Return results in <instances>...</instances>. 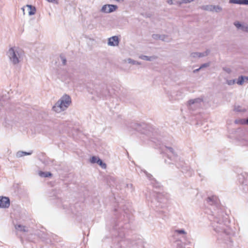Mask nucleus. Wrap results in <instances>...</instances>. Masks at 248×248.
Listing matches in <instances>:
<instances>
[{
	"instance_id": "obj_17",
	"label": "nucleus",
	"mask_w": 248,
	"mask_h": 248,
	"mask_svg": "<svg viewBox=\"0 0 248 248\" xmlns=\"http://www.w3.org/2000/svg\"><path fill=\"white\" fill-rule=\"evenodd\" d=\"M230 3L248 5V0H230Z\"/></svg>"
},
{
	"instance_id": "obj_46",
	"label": "nucleus",
	"mask_w": 248,
	"mask_h": 248,
	"mask_svg": "<svg viewBox=\"0 0 248 248\" xmlns=\"http://www.w3.org/2000/svg\"><path fill=\"white\" fill-rule=\"evenodd\" d=\"M248 80V77L244 76V81Z\"/></svg>"
},
{
	"instance_id": "obj_33",
	"label": "nucleus",
	"mask_w": 248,
	"mask_h": 248,
	"mask_svg": "<svg viewBox=\"0 0 248 248\" xmlns=\"http://www.w3.org/2000/svg\"><path fill=\"white\" fill-rule=\"evenodd\" d=\"M209 65H210V63H209V62L203 63L201 65L200 68L202 69L203 68L207 67L209 66Z\"/></svg>"
},
{
	"instance_id": "obj_31",
	"label": "nucleus",
	"mask_w": 248,
	"mask_h": 248,
	"mask_svg": "<svg viewBox=\"0 0 248 248\" xmlns=\"http://www.w3.org/2000/svg\"><path fill=\"white\" fill-rule=\"evenodd\" d=\"M223 70L225 71L226 73H227L228 74H230L232 72V70L231 69V68H229V67H224L223 68Z\"/></svg>"
},
{
	"instance_id": "obj_10",
	"label": "nucleus",
	"mask_w": 248,
	"mask_h": 248,
	"mask_svg": "<svg viewBox=\"0 0 248 248\" xmlns=\"http://www.w3.org/2000/svg\"><path fill=\"white\" fill-rule=\"evenodd\" d=\"M119 44V40L117 36H113L108 38V44L110 46H118Z\"/></svg>"
},
{
	"instance_id": "obj_42",
	"label": "nucleus",
	"mask_w": 248,
	"mask_h": 248,
	"mask_svg": "<svg viewBox=\"0 0 248 248\" xmlns=\"http://www.w3.org/2000/svg\"><path fill=\"white\" fill-rule=\"evenodd\" d=\"M178 2L180 4H181V3H186V0H178Z\"/></svg>"
},
{
	"instance_id": "obj_14",
	"label": "nucleus",
	"mask_w": 248,
	"mask_h": 248,
	"mask_svg": "<svg viewBox=\"0 0 248 248\" xmlns=\"http://www.w3.org/2000/svg\"><path fill=\"white\" fill-rule=\"evenodd\" d=\"M97 94L98 96H102V97H107L109 95V91L108 88V87L105 86L101 90L99 91V92H97Z\"/></svg>"
},
{
	"instance_id": "obj_32",
	"label": "nucleus",
	"mask_w": 248,
	"mask_h": 248,
	"mask_svg": "<svg viewBox=\"0 0 248 248\" xmlns=\"http://www.w3.org/2000/svg\"><path fill=\"white\" fill-rule=\"evenodd\" d=\"M61 59L62 61V64L63 65H65L66 63V58L62 55L60 56Z\"/></svg>"
},
{
	"instance_id": "obj_38",
	"label": "nucleus",
	"mask_w": 248,
	"mask_h": 248,
	"mask_svg": "<svg viewBox=\"0 0 248 248\" xmlns=\"http://www.w3.org/2000/svg\"><path fill=\"white\" fill-rule=\"evenodd\" d=\"M126 187L128 188L131 189L132 190H133V185L132 184H126Z\"/></svg>"
},
{
	"instance_id": "obj_48",
	"label": "nucleus",
	"mask_w": 248,
	"mask_h": 248,
	"mask_svg": "<svg viewBox=\"0 0 248 248\" xmlns=\"http://www.w3.org/2000/svg\"><path fill=\"white\" fill-rule=\"evenodd\" d=\"M49 2H55L56 0H47Z\"/></svg>"
},
{
	"instance_id": "obj_25",
	"label": "nucleus",
	"mask_w": 248,
	"mask_h": 248,
	"mask_svg": "<svg viewBox=\"0 0 248 248\" xmlns=\"http://www.w3.org/2000/svg\"><path fill=\"white\" fill-rule=\"evenodd\" d=\"M210 53V50L207 49L203 52H199V58L207 56Z\"/></svg>"
},
{
	"instance_id": "obj_21",
	"label": "nucleus",
	"mask_w": 248,
	"mask_h": 248,
	"mask_svg": "<svg viewBox=\"0 0 248 248\" xmlns=\"http://www.w3.org/2000/svg\"><path fill=\"white\" fill-rule=\"evenodd\" d=\"M32 154V152H26L23 151H19L16 154V156L18 157H20L26 155H30Z\"/></svg>"
},
{
	"instance_id": "obj_3",
	"label": "nucleus",
	"mask_w": 248,
	"mask_h": 248,
	"mask_svg": "<svg viewBox=\"0 0 248 248\" xmlns=\"http://www.w3.org/2000/svg\"><path fill=\"white\" fill-rule=\"evenodd\" d=\"M23 54L24 52L21 48L15 46L9 48L7 52L10 61L13 65H16L19 63Z\"/></svg>"
},
{
	"instance_id": "obj_49",
	"label": "nucleus",
	"mask_w": 248,
	"mask_h": 248,
	"mask_svg": "<svg viewBox=\"0 0 248 248\" xmlns=\"http://www.w3.org/2000/svg\"><path fill=\"white\" fill-rule=\"evenodd\" d=\"M246 124L248 125V118L246 119Z\"/></svg>"
},
{
	"instance_id": "obj_39",
	"label": "nucleus",
	"mask_w": 248,
	"mask_h": 248,
	"mask_svg": "<svg viewBox=\"0 0 248 248\" xmlns=\"http://www.w3.org/2000/svg\"><path fill=\"white\" fill-rule=\"evenodd\" d=\"M234 109L236 111H242V110L241 109H240V107L239 106L235 107Z\"/></svg>"
},
{
	"instance_id": "obj_16",
	"label": "nucleus",
	"mask_w": 248,
	"mask_h": 248,
	"mask_svg": "<svg viewBox=\"0 0 248 248\" xmlns=\"http://www.w3.org/2000/svg\"><path fill=\"white\" fill-rule=\"evenodd\" d=\"M139 58L145 61H152L156 59L157 58V57L156 56H152L149 57L146 55H141L139 56Z\"/></svg>"
},
{
	"instance_id": "obj_50",
	"label": "nucleus",
	"mask_w": 248,
	"mask_h": 248,
	"mask_svg": "<svg viewBox=\"0 0 248 248\" xmlns=\"http://www.w3.org/2000/svg\"><path fill=\"white\" fill-rule=\"evenodd\" d=\"M235 123H238V122L237 120H236V121H235Z\"/></svg>"
},
{
	"instance_id": "obj_22",
	"label": "nucleus",
	"mask_w": 248,
	"mask_h": 248,
	"mask_svg": "<svg viewBox=\"0 0 248 248\" xmlns=\"http://www.w3.org/2000/svg\"><path fill=\"white\" fill-rule=\"evenodd\" d=\"M15 228L18 231H23L24 232H27L28 230L26 229V228L24 226H22L21 225H16L15 226Z\"/></svg>"
},
{
	"instance_id": "obj_20",
	"label": "nucleus",
	"mask_w": 248,
	"mask_h": 248,
	"mask_svg": "<svg viewBox=\"0 0 248 248\" xmlns=\"http://www.w3.org/2000/svg\"><path fill=\"white\" fill-rule=\"evenodd\" d=\"M175 233L179 234H183V238L184 239H186V235L187 234L186 232L184 230V229H181V230H176L174 231Z\"/></svg>"
},
{
	"instance_id": "obj_24",
	"label": "nucleus",
	"mask_w": 248,
	"mask_h": 248,
	"mask_svg": "<svg viewBox=\"0 0 248 248\" xmlns=\"http://www.w3.org/2000/svg\"><path fill=\"white\" fill-rule=\"evenodd\" d=\"M244 82V76H239L238 77L237 81L236 80V83L239 85H243Z\"/></svg>"
},
{
	"instance_id": "obj_5",
	"label": "nucleus",
	"mask_w": 248,
	"mask_h": 248,
	"mask_svg": "<svg viewBox=\"0 0 248 248\" xmlns=\"http://www.w3.org/2000/svg\"><path fill=\"white\" fill-rule=\"evenodd\" d=\"M152 198L150 201L152 203L155 202V205L156 206L162 207V205H160L161 203L165 201L163 195L160 193H153L152 194Z\"/></svg>"
},
{
	"instance_id": "obj_44",
	"label": "nucleus",
	"mask_w": 248,
	"mask_h": 248,
	"mask_svg": "<svg viewBox=\"0 0 248 248\" xmlns=\"http://www.w3.org/2000/svg\"><path fill=\"white\" fill-rule=\"evenodd\" d=\"M200 69H201V68H200V67L199 68L193 70V73H196L199 72Z\"/></svg>"
},
{
	"instance_id": "obj_40",
	"label": "nucleus",
	"mask_w": 248,
	"mask_h": 248,
	"mask_svg": "<svg viewBox=\"0 0 248 248\" xmlns=\"http://www.w3.org/2000/svg\"><path fill=\"white\" fill-rule=\"evenodd\" d=\"M243 31L248 32V25L243 27Z\"/></svg>"
},
{
	"instance_id": "obj_29",
	"label": "nucleus",
	"mask_w": 248,
	"mask_h": 248,
	"mask_svg": "<svg viewBox=\"0 0 248 248\" xmlns=\"http://www.w3.org/2000/svg\"><path fill=\"white\" fill-rule=\"evenodd\" d=\"M98 158L96 157L95 156H93L91 157L90 159V161L92 163H97V159Z\"/></svg>"
},
{
	"instance_id": "obj_9",
	"label": "nucleus",
	"mask_w": 248,
	"mask_h": 248,
	"mask_svg": "<svg viewBox=\"0 0 248 248\" xmlns=\"http://www.w3.org/2000/svg\"><path fill=\"white\" fill-rule=\"evenodd\" d=\"M202 101V100L201 98H198L194 99H191L189 100L188 104L189 105V108L190 109L192 108V106L194 105V107H199L200 105V103Z\"/></svg>"
},
{
	"instance_id": "obj_11",
	"label": "nucleus",
	"mask_w": 248,
	"mask_h": 248,
	"mask_svg": "<svg viewBox=\"0 0 248 248\" xmlns=\"http://www.w3.org/2000/svg\"><path fill=\"white\" fill-rule=\"evenodd\" d=\"M25 9H26L27 11H28L29 16H32L35 14L36 8L34 6H33L31 5H27L26 6L23 7L22 9L23 10L24 15H25Z\"/></svg>"
},
{
	"instance_id": "obj_2",
	"label": "nucleus",
	"mask_w": 248,
	"mask_h": 248,
	"mask_svg": "<svg viewBox=\"0 0 248 248\" xmlns=\"http://www.w3.org/2000/svg\"><path fill=\"white\" fill-rule=\"evenodd\" d=\"M211 225L214 230L217 233H221L228 235L230 233L229 229L222 218L218 217H215L212 221Z\"/></svg>"
},
{
	"instance_id": "obj_7",
	"label": "nucleus",
	"mask_w": 248,
	"mask_h": 248,
	"mask_svg": "<svg viewBox=\"0 0 248 248\" xmlns=\"http://www.w3.org/2000/svg\"><path fill=\"white\" fill-rule=\"evenodd\" d=\"M241 177L239 178L240 183L241 184L243 189L245 192L248 193V175L245 176L242 175Z\"/></svg>"
},
{
	"instance_id": "obj_43",
	"label": "nucleus",
	"mask_w": 248,
	"mask_h": 248,
	"mask_svg": "<svg viewBox=\"0 0 248 248\" xmlns=\"http://www.w3.org/2000/svg\"><path fill=\"white\" fill-rule=\"evenodd\" d=\"M177 248H185L184 247H183V245L181 244H178L177 245Z\"/></svg>"
},
{
	"instance_id": "obj_1",
	"label": "nucleus",
	"mask_w": 248,
	"mask_h": 248,
	"mask_svg": "<svg viewBox=\"0 0 248 248\" xmlns=\"http://www.w3.org/2000/svg\"><path fill=\"white\" fill-rule=\"evenodd\" d=\"M162 150L163 152L167 155L168 159L173 162L170 163L167 160H165V162L166 164H170L171 163H174L178 169H181L182 172L186 173L189 172V175H191L192 171L190 170V167L187 166L183 161L180 160L172 148L165 146Z\"/></svg>"
},
{
	"instance_id": "obj_4",
	"label": "nucleus",
	"mask_w": 248,
	"mask_h": 248,
	"mask_svg": "<svg viewBox=\"0 0 248 248\" xmlns=\"http://www.w3.org/2000/svg\"><path fill=\"white\" fill-rule=\"evenodd\" d=\"M71 103V99L70 96L65 94L62 96L53 107V110L59 113L66 109Z\"/></svg>"
},
{
	"instance_id": "obj_35",
	"label": "nucleus",
	"mask_w": 248,
	"mask_h": 248,
	"mask_svg": "<svg viewBox=\"0 0 248 248\" xmlns=\"http://www.w3.org/2000/svg\"><path fill=\"white\" fill-rule=\"evenodd\" d=\"M167 37V36H166L165 35H160L159 34V40H161L165 41H166L165 38Z\"/></svg>"
},
{
	"instance_id": "obj_47",
	"label": "nucleus",
	"mask_w": 248,
	"mask_h": 248,
	"mask_svg": "<svg viewBox=\"0 0 248 248\" xmlns=\"http://www.w3.org/2000/svg\"><path fill=\"white\" fill-rule=\"evenodd\" d=\"M117 2H123L124 0H115Z\"/></svg>"
},
{
	"instance_id": "obj_45",
	"label": "nucleus",
	"mask_w": 248,
	"mask_h": 248,
	"mask_svg": "<svg viewBox=\"0 0 248 248\" xmlns=\"http://www.w3.org/2000/svg\"><path fill=\"white\" fill-rule=\"evenodd\" d=\"M194 0H186V3L193 1Z\"/></svg>"
},
{
	"instance_id": "obj_23",
	"label": "nucleus",
	"mask_w": 248,
	"mask_h": 248,
	"mask_svg": "<svg viewBox=\"0 0 248 248\" xmlns=\"http://www.w3.org/2000/svg\"><path fill=\"white\" fill-rule=\"evenodd\" d=\"M39 175L43 177H49L52 176V173L50 172L40 171Z\"/></svg>"
},
{
	"instance_id": "obj_6",
	"label": "nucleus",
	"mask_w": 248,
	"mask_h": 248,
	"mask_svg": "<svg viewBox=\"0 0 248 248\" xmlns=\"http://www.w3.org/2000/svg\"><path fill=\"white\" fill-rule=\"evenodd\" d=\"M118 8V6L113 4H106L103 6L101 11L105 13H110L115 11Z\"/></svg>"
},
{
	"instance_id": "obj_19",
	"label": "nucleus",
	"mask_w": 248,
	"mask_h": 248,
	"mask_svg": "<svg viewBox=\"0 0 248 248\" xmlns=\"http://www.w3.org/2000/svg\"><path fill=\"white\" fill-rule=\"evenodd\" d=\"M222 8L219 5H213L212 12L219 13L222 11Z\"/></svg>"
},
{
	"instance_id": "obj_12",
	"label": "nucleus",
	"mask_w": 248,
	"mask_h": 248,
	"mask_svg": "<svg viewBox=\"0 0 248 248\" xmlns=\"http://www.w3.org/2000/svg\"><path fill=\"white\" fill-rule=\"evenodd\" d=\"M124 243L127 244V247L129 248H139L140 241L130 240L127 239L124 241Z\"/></svg>"
},
{
	"instance_id": "obj_30",
	"label": "nucleus",
	"mask_w": 248,
	"mask_h": 248,
	"mask_svg": "<svg viewBox=\"0 0 248 248\" xmlns=\"http://www.w3.org/2000/svg\"><path fill=\"white\" fill-rule=\"evenodd\" d=\"M190 56L192 58H199V52H192L190 54Z\"/></svg>"
},
{
	"instance_id": "obj_18",
	"label": "nucleus",
	"mask_w": 248,
	"mask_h": 248,
	"mask_svg": "<svg viewBox=\"0 0 248 248\" xmlns=\"http://www.w3.org/2000/svg\"><path fill=\"white\" fill-rule=\"evenodd\" d=\"M213 5H202L200 7V9L202 10L212 12Z\"/></svg>"
},
{
	"instance_id": "obj_13",
	"label": "nucleus",
	"mask_w": 248,
	"mask_h": 248,
	"mask_svg": "<svg viewBox=\"0 0 248 248\" xmlns=\"http://www.w3.org/2000/svg\"><path fill=\"white\" fill-rule=\"evenodd\" d=\"M144 124H140L135 123H131L130 124L129 127L136 131L142 132V129L144 127Z\"/></svg>"
},
{
	"instance_id": "obj_41",
	"label": "nucleus",
	"mask_w": 248,
	"mask_h": 248,
	"mask_svg": "<svg viewBox=\"0 0 248 248\" xmlns=\"http://www.w3.org/2000/svg\"><path fill=\"white\" fill-rule=\"evenodd\" d=\"M167 3L170 5H172L173 4V0H167Z\"/></svg>"
},
{
	"instance_id": "obj_27",
	"label": "nucleus",
	"mask_w": 248,
	"mask_h": 248,
	"mask_svg": "<svg viewBox=\"0 0 248 248\" xmlns=\"http://www.w3.org/2000/svg\"><path fill=\"white\" fill-rule=\"evenodd\" d=\"M102 168L105 169L106 168V164L104 163L101 159L98 158L97 163Z\"/></svg>"
},
{
	"instance_id": "obj_15",
	"label": "nucleus",
	"mask_w": 248,
	"mask_h": 248,
	"mask_svg": "<svg viewBox=\"0 0 248 248\" xmlns=\"http://www.w3.org/2000/svg\"><path fill=\"white\" fill-rule=\"evenodd\" d=\"M207 202L210 205H217L218 203V198L215 196L209 197L207 199Z\"/></svg>"
},
{
	"instance_id": "obj_36",
	"label": "nucleus",
	"mask_w": 248,
	"mask_h": 248,
	"mask_svg": "<svg viewBox=\"0 0 248 248\" xmlns=\"http://www.w3.org/2000/svg\"><path fill=\"white\" fill-rule=\"evenodd\" d=\"M239 123L242 124H246V119H242L239 120Z\"/></svg>"
},
{
	"instance_id": "obj_8",
	"label": "nucleus",
	"mask_w": 248,
	"mask_h": 248,
	"mask_svg": "<svg viewBox=\"0 0 248 248\" xmlns=\"http://www.w3.org/2000/svg\"><path fill=\"white\" fill-rule=\"evenodd\" d=\"M10 205V201L9 198L0 196V208H8Z\"/></svg>"
},
{
	"instance_id": "obj_28",
	"label": "nucleus",
	"mask_w": 248,
	"mask_h": 248,
	"mask_svg": "<svg viewBox=\"0 0 248 248\" xmlns=\"http://www.w3.org/2000/svg\"><path fill=\"white\" fill-rule=\"evenodd\" d=\"M226 83L229 85H232L236 83V79L227 80Z\"/></svg>"
},
{
	"instance_id": "obj_34",
	"label": "nucleus",
	"mask_w": 248,
	"mask_h": 248,
	"mask_svg": "<svg viewBox=\"0 0 248 248\" xmlns=\"http://www.w3.org/2000/svg\"><path fill=\"white\" fill-rule=\"evenodd\" d=\"M152 38L155 40H159V34H153L152 35Z\"/></svg>"
},
{
	"instance_id": "obj_26",
	"label": "nucleus",
	"mask_w": 248,
	"mask_h": 248,
	"mask_svg": "<svg viewBox=\"0 0 248 248\" xmlns=\"http://www.w3.org/2000/svg\"><path fill=\"white\" fill-rule=\"evenodd\" d=\"M127 61H128V63H131V64H133V65H140L141 64V62H140L135 61V60H132V59H131L130 58H129L127 60Z\"/></svg>"
},
{
	"instance_id": "obj_37",
	"label": "nucleus",
	"mask_w": 248,
	"mask_h": 248,
	"mask_svg": "<svg viewBox=\"0 0 248 248\" xmlns=\"http://www.w3.org/2000/svg\"><path fill=\"white\" fill-rule=\"evenodd\" d=\"M234 25L237 28H240L241 27H242L243 28V26H242L241 24H240V23L239 22H237V23H234Z\"/></svg>"
}]
</instances>
